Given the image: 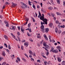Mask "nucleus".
<instances>
[{"mask_svg": "<svg viewBox=\"0 0 65 65\" xmlns=\"http://www.w3.org/2000/svg\"><path fill=\"white\" fill-rule=\"evenodd\" d=\"M41 29H42V31L43 32H44V25H45L44 22H42V21L41 22Z\"/></svg>", "mask_w": 65, "mask_h": 65, "instance_id": "obj_1", "label": "nucleus"}, {"mask_svg": "<svg viewBox=\"0 0 65 65\" xmlns=\"http://www.w3.org/2000/svg\"><path fill=\"white\" fill-rule=\"evenodd\" d=\"M21 4H23L22 6H21V7L22 8H23V9H24V8H29V6L26 5V4L23 3H21Z\"/></svg>", "mask_w": 65, "mask_h": 65, "instance_id": "obj_2", "label": "nucleus"}, {"mask_svg": "<svg viewBox=\"0 0 65 65\" xmlns=\"http://www.w3.org/2000/svg\"><path fill=\"white\" fill-rule=\"evenodd\" d=\"M50 52H52L53 53H58V50H54L53 51L52 50H51L50 51Z\"/></svg>", "mask_w": 65, "mask_h": 65, "instance_id": "obj_3", "label": "nucleus"}, {"mask_svg": "<svg viewBox=\"0 0 65 65\" xmlns=\"http://www.w3.org/2000/svg\"><path fill=\"white\" fill-rule=\"evenodd\" d=\"M43 21L44 22H45V24H46V25L47 24V20L46 19H44Z\"/></svg>", "mask_w": 65, "mask_h": 65, "instance_id": "obj_4", "label": "nucleus"}, {"mask_svg": "<svg viewBox=\"0 0 65 65\" xmlns=\"http://www.w3.org/2000/svg\"><path fill=\"white\" fill-rule=\"evenodd\" d=\"M48 31H49V29L47 28H45V29H44V32L45 31V32H46V33H48Z\"/></svg>", "mask_w": 65, "mask_h": 65, "instance_id": "obj_5", "label": "nucleus"}, {"mask_svg": "<svg viewBox=\"0 0 65 65\" xmlns=\"http://www.w3.org/2000/svg\"><path fill=\"white\" fill-rule=\"evenodd\" d=\"M21 30L22 32H24L25 31V28H23V26H21Z\"/></svg>", "mask_w": 65, "mask_h": 65, "instance_id": "obj_6", "label": "nucleus"}, {"mask_svg": "<svg viewBox=\"0 0 65 65\" xmlns=\"http://www.w3.org/2000/svg\"><path fill=\"white\" fill-rule=\"evenodd\" d=\"M58 60L59 62H60L61 61V58L59 57H57Z\"/></svg>", "mask_w": 65, "mask_h": 65, "instance_id": "obj_7", "label": "nucleus"}, {"mask_svg": "<svg viewBox=\"0 0 65 65\" xmlns=\"http://www.w3.org/2000/svg\"><path fill=\"white\" fill-rule=\"evenodd\" d=\"M44 17H43V16H41L40 17V19L41 20H42L43 21V20H44V19H44Z\"/></svg>", "mask_w": 65, "mask_h": 65, "instance_id": "obj_8", "label": "nucleus"}, {"mask_svg": "<svg viewBox=\"0 0 65 65\" xmlns=\"http://www.w3.org/2000/svg\"><path fill=\"white\" fill-rule=\"evenodd\" d=\"M4 37L5 38V39H6V40H8V37L6 35H4Z\"/></svg>", "mask_w": 65, "mask_h": 65, "instance_id": "obj_9", "label": "nucleus"}, {"mask_svg": "<svg viewBox=\"0 0 65 65\" xmlns=\"http://www.w3.org/2000/svg\"><path fill=\"white\" fill-rule=\"evenodd\" d=\"M27 20L26 23H25L24 24H23V26H24V25H27V23H28V18H27Z\"/></svg>", "mask_w": 65, "mask_h": 65, "instance_id": "obj_10", "label": "nucleus"}, {"mask_svg": "<svg viewBox=\"0 0 65 65\" xmlns=\"http://www.w3.org/2000/svg\"><path fill=\"white\" fill-rule=\"evenodd\" d=\"M12 30H13L14 31L15 30V28H16V27L15 26H12Z\"/></svg>", "mask_w": 65, "mask_h": 65, "instance_id": "obj_11", "label": "nucleus"}, {"mask_svg": "<svg viewBox=\"0 0 65 65\" xmlns=\"http://www.w3.org/2000/svg\"><path fill=\"white\" fill-rule=\"evenodd\" d=\"M29 53L30 54V55H33V52H32V51L31 50H29Z\"/></svg>", "mask_w": 65, "mask_h": 65, "instance_id": "obj_12", "label": "nucleus"}, {"mask_svg": "<svg viewBox=\"0 0 65 65\" xmlns=\"http://www.w3.org/2000/svg\"><path fill=\"white\" fill-rule=\"evenodd\" d=\"M24 45H26V47H27V46H28L29 44H28V43L27 42H25L24 43Z\"/></svg>", "mask_w": 65, "mask_h": 65, "instance_id": "obj_13", "label": "nucleus"}, {"mask_svg": "<svg viewBox=\"0 0 65 65\" xmlns=\"http://www.w3.org/2000/svg\"><path fill=\"white\" fill-rule=\"evenodd\" d=\"M2 55L3 56H5V52H4V51H3V52Z\"/></svg>", "mask_w": 65, "mask_h": 65, "instance_id": "obj_14", "label": "nucleus"}, {"mask_svg": "<svg viewBox=\"0 0 65 65\" xmlns=\"http://www.w3.org/2000/svg\"><path fill=\"white\" fill-rule=\"evenodd\" d=\"M12 3V6L13 7H14L15 5H16L15 4H14L13 3Z\"/></svg>", "mask_w": 65, "mask_h": 65, "instance_id": "obj_15", "label": "nucleus"}, {"mask_svg": "<svg viewBox=\"0 0 65 65\" xmlns=\"http://www.w3.org/2000/svg\"><path fill=\"white\" fill-rule=\"evenodd\" d=\"M57 48L58 50H61V47L60 46H58L57 47Z\"/></svg>", "mask_w": 65, "mask_h": 65, "instance_id": "obj_16", "label": "nucleus"}, {"mask_svg": "<svg viewBox=\"0 0 65 65\" xmlns=\"http://www.w3.org/2000/svg\"><path fill=\"white\" fill-rule=\"evenodd\" d=\"M46 47L47 48V49H48L49 48H50V46L47 45H46Z\"/></svg>", "mask_w": 65, "mask_h": 65, "instance_id": "obj_17", "label": "nucleus"}, {"mask_svg": "<svg viewBox=\"0 0 65 65\" xmlns=\"http://www.w3.org/2000/svg\"><path fill=\"white\" fill-rule=\"evenodd\" d=\"M53 25V24L52 23H50L49 24V26L50 27H52V26Z\"/></svg>", "mask_w": 65, "mask_h": 65, "instance_id": "obj_18", "label": "nucleus"}, {"mask_svg": "<svg viewBox=\"0 0 65 65\" xmlns=\"http://www.w3.org/2000/svg\"><path fill=\"white\" fill-rule=\"evenodd\" d=\"M62 65H65V61H63L61 63Z\"/></svg>", "mask_w": 65, "mask_h": 65, "instance_id": "obj_19", "label": "nucleus"}, {"mask_svg": "<svg viewBox=\"0 0 65 65\" xmlns=\"http://www.w3.org/2000/svg\"><path fill=\"white\" fill-rule=\"evenodd\" d=\"M44 37L45 38V40H48L47 39V37H46V35H45L44 36Z\"/></svg>", "mask_w": 65, "mask_h": 65, "instance_id": "obj_20", "label": "nucleus"}, {"mask_svg": "<svg viewBox=\"0 0 65 65\" xmlns=\"http://www.w3.org/2000/svg\"><path fill=\"white\" fill-rule=\"evenodd\" d=\"M57 2L58 4H60V0H57Z\"/></svg>", "mask_w": 65, "mask_h": 65, "instance_id": "obj_21", "label": "nucleus"}, {"mask_svg": "<svg viewBox=\"0 0 65 65\" xmlns=\"http://www.w3.org/2000/svg\"><path fill=\"white\" fill-rule=\"evenodd\" d=\"M32 7L34 8L35 10L36 9V8H35V6L34 5H32Z\"/></svg>", "mask_w": 65, "mask_h": 65, "instance_id": "obj_22", "label": "nucleus"}, {"mask_svg": "<svg viewBox=\"0 0 65 65\" xmlns=\"http://www.w3.org/2000/svg\"><path fill=\"white\" fill-rule=\"evenodd\" d=\"M8 47L9 50H10V49H11V47H10V44L8 45Z\"/></svg>", "mask_w": 65, "mask_h": 65, "instance_id": "obj_23", "label": "nucleus"}, {"mask_svg": "<svg viewBox=\"0 0 65 65\" xmlns=\"http://www.w3.org/2000/svg\"><path fill=\"white\" fill-rule=\"evenodd\" d=\"M61 28H65V25H63L60 26Z\"/></svg>", "mask_w": 65, "mask_h": 65, "instance_id": "obj_24", "label": "nucleus"}, {"mask_svg": "<svg viewBox=\"0 0 65 65\" xmlns=\"http://www.w3.org/2000/svg\"><path fill=\"white\" fill-rule=\"evenodd\" d=\"M57 14L58 15H61V13H60L59 12H56Z\"/></svg>", "mask_w": 65, "mask_h": 65, "instance_id": "obj_25", "label": "nucleus"}, {"mask_svg": "<svg viewBox=\"0 0 65 65\" xmlns=\"http://www.w3.org/2000/svg\"><path fill=\"white\" fill-rule=\"evenodd\" d=\"M48 9L50 10H52L53 9V8L52 7H48Z\"/></svg>", "mask_w": 65, "mask_h": 65, "instance_id": "obj_26", "label": "nucleus"}, {"mask_svg": "<svg viewBox=\"0 0 65 65\" xmlns=\"http://www.w3.org/2000/svg\"><path fill=\"white\" fill-rule=\"evenodd\" d=\"M31 19H32V20L33 21V22H35V20H34V18H33L32 17H31Z\"/></svg>", "mask_w": 65, "mask_h": 65, "instance_id": "obj_27", "label": "nucleus"}, {"mask_svg": "<svg viewBox=\"0 0 65 65\" xmlns=\"http://www.w3.org/2000/svg\"><path fill=\"white\" fill-rule=\"evenodd\" d=\"M55 32H56V33H58V29H57V28H55Z\"/></svg>", "mask_w": 65, "mask_h": 65, "instance_id": "obj_28", "label": "nucleus"}, {"mask_svg": "<svg viewBox=\"0 0 65 65\" xmlns=\"http://www.w3.org/2000/svg\"><path fill=\"white\" fill-rule=\"evenodd\" d=\"M28 27H29H29H30V26H31V23H29L28 25Z\"/></svg>", "mask_w": 65, "mask_h": 65, "instance_id": "obj_29", "label": "nucleus"}, {"mask_svg": "<svg viewBox=\"0 0 65 65\" xmlns=\"http://www.w3.org/2000/svg\"><path fill=\"white\" fill-rule=\"evenodd\" d=\"M30 3H31V2H30V1H28V4L29 5H32Z\"/></svg>", "mask_w": 65, "mask_h": 65, "instance_id": "obj_30", "label": "nucleus"}, {"mask_svg": "<svg viewBox=\"0 0 65 65\" xmlns=\"http://www.w3.org/2000/svg\"><path fill=\"white\" fill-rule=\"evenodd\" d=\"M17 38L19 41L20 42L21 41V40H20V37H18Z\"/></svg>", "mask_w": 65, "mask_h": 65, "instance_id": "obj_31", "label": "nucleus"}, {"mask_svg": "<svg viewBox=\"0 0 65 65\" xmlns=\"http://www.w3.org/2000/svg\"><path fill=\"white\" fill-rule=\"evenodd\" d=\"M4 45L7 48V44L5 43H4Z\"/></svg>", "mask_w": 65, "mask_h": 65, "instance_id": "obj_32", "label": "nucleus"}, {"mask_svg": "<svg viewBox=\"0 0 65 65\" xmlns=\"http://www.w3.org/2000/svg\"><path fill=\"white\" fill-rule=\"evenodd\" d=\"M17 59L18 60V61H21V60H20V59L19 58L17 57Z\"/></svg>", "mask_w": 65, "mask_h": 65, "instance_id": "obj_33", "label": "nucleus"}, {"mask_svg": "<svg viewBox=\"0 0 65 65\" xmlns=\"http://www.w3.org/2000/svg\"><path fill=\"white\" fill-rule=\"evenodd\" d=\"M41 11H43V12H44V13H45V11H44V10H43V9H41Z\"/></svg>", "mask_w": 65, "mask_h": 65, "instance_id": "obj_34", "label": "nucleus"}, {"mask_svg": "<svg viewBox=\"0 0 65 65\" xmlns=\"http://www.w3.org/2000/svg\"><path fill=\"white\" fill-rule=\"evenodd\" d=\"M4 22L5 24H8V22L7 21H4Z\"/></svg>", "mask_w": 65, "mask_h": 65, "instance_id": "obj_35", "label": "nucleus"}, {"mask_svg": "<svg viewBox=\"0 0 65 65\" xmlns=\"http://www.w3.org/2000/svg\"><path fill=\"white\" fill-rule=\"evenodd\" d=\"M42 56L43 57V58H45V59H47V58L44 55H42Z\"/></svg>", "mask_w": 65, "mask_h": 65, "instance_id": "obj_36", "label": "nucleus"}, {"mask_svg": "<svg viewBox=\"0 0 65 65\" xmlns=\"http://www.w3.org/2000/svg\"><path fill=\"white\" fill-rule=\"evenodd\" d=\"M6 26L7 27H9V24H8V23L6 25Z\"/></svg>", "mask_w": 65, "mask_h": 65, "instance_id": "obj_37", "label": "nucleus"}, {"mask_svg": "<svg viewBox=\"0 0 65 65\" xmlns=\"http://www.w3.org/2000/svg\"><path fill=\"white\" fill-rule=\"evenodd\" d=\"M49 38L50 39V42H52V40H51V36H49Z\"/></svg>", "mask_w": 65, "mask_h": 65, "instance_id": "obj_38", "label": "nucleus"}, {"mask_svg": "<svg viewBox=\"0 0 65 65\" xmlns=\"http://www.w3.org/2000/svg\"><path fill=\"white\" fill-rule=\"evenodd\" d=\"M17 34L19 36H20V32H17Z\"/></svg>", "mask_w": 65, "mask_h": 65, "instance_id": "obj_39", "label": "nucleus"}, {"mask_svg": "<svg viewBox=\"0 0 65 65\" xmlns=\"http://www.w3.org/2000/svg\"><path fill=\"white\" fill-rule=\"evenodd\" d=\"M48 54H49V52H48V51H47L46 55L47 56H48Z\"/></svg>", "mask_w": 65, "mask_h": 65, "instance_id": "obj_40", "label": "nucleus"}, {"mask_svg": "<svg viewBox=\"0 0 65 65\" xmlns=\"http://www.w3.org/2000/svg\"><path fill=\"white\" fill-rule=\"evenodd\" d=\"M5 6H3L2 9H4V8H5Z\"/></svg>", "mask_w": 65, "mask_h": 65, "instance_id": "obj_41", "label": "nucleus"}, {"mask_svg": "<svg viewBox=\"0 0 65 65\" xmlns=\"http://www.w3.org/2000/svg\"><path fill=\"white\" fill-rule=\"evenodd\" d=\"M50 2H51V3H52V4H53V0H50Z\"/></svg>", "mask_w": 65, "mask_h": 65, "instance_id": "obj_42", "label": "nucleus"}, {"mask_svg": "<svg viewBox=\"0 0 65 65\" xmlns=\"http://www.w3.org/2000/svg\"><path fill=\"white\" fill-rule=\"evenodd\" d=\"M43 45L44 46H46V43H43Z\"/></svg>", "mask_w": 65, "mask_h": 65, "instance_id": "obj_43", "label": "nucleus"}, {"mask_svg": "<svg viewBox=\"0 0 65 65\" xmlns=\"http://www.w3.org/2000/svg\"><path fill=\"white\" fill-rule=\"evenodd\" d=\"M5 4H7V5H8V4H9V3H8L7 2H6L5 3Z\"/></svg>", "mask_w": 65, "mask_h": 65, "instance_id": "obj_44", "label": "nucleus"}, {"mask_svg": "<svg viewBox=\"0 0 65 65\" xmlns=\"http://www.w3.org/2000/svg\"><path fill=\"white\" fill-rule=\"evenodd\" d=\"M21 49L22 50H23V46H21Z\"/></svg>", "mask_w": 65, "mask_h": 65, "instance_id": "obj_45", "label": "nucleus"}, {"mask_svg": "<svg viewBox=\"0 0 65 65\" xmlns=\"http://www.w3.org/2000/svg\"><path fill=\"white\" fill-rule=\"evenodd\" d=\"M56 24H58V23H59V22L58 21L56 20Z\"/></svg>", "mask_w": 65, "mask_h": 65, "instance_id": "obj_46", "label": "nucleus"}, {"mask_svg": "<svg viewBox=\"0 0 65 65\" xmlns=\"http://www.w3.org/2000/svg\"><path fill=\"white\" fill-rule=\"evenodd\" d=\"M37 38H41V36H38L37 37Z\"/></svg>", "mask_w": 65, "mask_h": 65, "instance_id": "obj_47", "label": "nucleus"}, {"mask_svg": "<svg viewBox=\"0 0 65 65\" xmlns=\"http://www.w3.org/2000/svg\"><path fill=\"white\" fill-rule=\"evenodd\" d=\"M39 15H40V16H41V14L40 13V12H39Z\"/></svg>", "mask_w": 65, "mask_h": 65, "instance_id": "obj_48", "label": "nucleus"}, {"mask_svg": "<svg viewBox=\"0 0 65 65\" xmlns=\"http://www.w3.org/2000/svg\"><path fill=\"white\" fill-rule=\"evenodd\" d=\"M62 34H63V35H65V31L63 32L62 33Z\"/></svg>", "mask_w": 65, "mask_h": 65, "instance_id": "obj_49", "label": "nucleus"}, {"mask_svg": "<svg viewBox=\"0 0 65 65\" xmlns=\"http://www.w3.org/2000/svg\"><path fill=\"white\" fill-rule=\"evenodd\" d=\"M31 59L32 61H34V59L33 58H31Z\"/></svg>", "mask_w": 65, "mask_h": 65, "instance_id": "obj_50", "label": "nucleus"}, {"mask_svg": "<svg viewBox=\"0 0 65 65\" xmlns=\"http://www.w3.org/2000/svg\"><path fill=\"white\" fill-rule=\"evenodd\" d=\"M18 28V29L19 30H20V26H18L17 27Z\"/></svg>", "mask_w": 65, "mask_h": 65, "instance_id": "obj_51", "label": "nucleus"}, {"mask_svg": "<svg viewBox=\"0 0 65 65\" xmlns=\"http://www.w3.org/2000/svg\"><path fill=\"white\" fill-rule=\"evenodd\" d=\"M63 5L64 6H65V2H63Z\"/></svg>", "mask_w": 65, "mask_h": 65, "instance_id": "obj_52", "label": "nucleus"}, {"mask_svg": "<svg viewBox=\"0 0 65 65\" xmlns=\"http://www.w3.org/2000/svg\"><path fill=\"white\" fill-rule=\"evenodd\" d=\"M25 56H26V57H27V58H28V55H27V54H25Z\"/></svg>", "mask_w": 65, "mask_h": 65, "instance_id": "obj_53", "label": "nucleus"}, {"mask_svg": "<svg viewBox=\"0 0 65 65\" xmlns=\"http://www.w3.org/2000/svg\"><path fill=\"white\" fill-rule=\"evenodd\" d=\"M45 50L46 51H47V52H48V50L47 49H46V48H45Z\"/></svg>", "mask_w": 65, "mask_h": 65, "instance_id": "obj_54", "label": "nucleus"}, {"mask_svg": "<svg viewBox=\"0 0 65 65\" xmlns=\"http://www.w3.org/2000/svg\"><path fill=\"white\" fill-rule=\"evenodd\" d=\"M7 52L8 53H9V50H8V49H7Z\"/></svg>", "mask_w": 65, "mask_h": 65, "instance_id": "obj_55", "label": "nucleus"}, {"mask_svg": "<svg viewBox=\"0 0 65 65\" xmlns=\"http://www.w3.org/2000/svg\"><path fill=\"white\" fill-rule=\"evenodd\" d=\"M51 50H52V51H53V50H54V48H53V47H52V46H51Z\"/></svg>", "mask_w": 65, "mask_h": 65, "instance_id": "obj_56", "label": "nucleus"}, {"mask_svg": "<svg viewBox=\"0 0 65 65\" xmlns=\"http://www.w3.org/2000/svg\"><path fill=\"white\" fill-rule=\"evenodd\" d=\"M59 32H58V33H59V34H60V33H61V32H62V31H61V30H59Z\"/></svg>", "mask_w": 65, "mask_h": 65, "instance_id": "obj_57", "label": "nucleus"}, {"mask_svg": "<svg viewBox=\"0 0 65 65\" xmlns=\"http://www.w3.org/2000/svg\"><path fill=\"white\" fill-rule=\"evenodd\" d=\"M2 48H3V46H0V49H2Z\"/></svg>", "mask_w": 65, "mask_h": 65, "instance_id": "obj_58", "label": "nucleus"}, {"mask_svg": "<svg viewBox=\"0 0 65 65\" xmlns=\"http://www.w3.org/2000/svg\"><path fill=\"white\" fill-rule=\"evenodd\" d=\"M37 62H39V63L40 62V60H37Z\"/></svg>", "mask_w": 65, "mask_h": 65, "instance_id": "obj_59", "label": "nucleus"}, {"mask_svg": "<svg viewBox=\"0 0 65 65\" xmlns=\"http://www.w3.org/2000/svg\"><path fill=\"white\" fill-rule=\"evenodd\" d=\"M27 35L28 36H31V35H30L29 33L27 34Z\"/></svg>", "mask_w": 65, "mask_h": 65, "instance_id": "obj_60", "label": "nucleus"}, {"mask_svg": "<svg viewBox=\"0 0 65 65\" xmlns=\"http://www.w3.org/2000/svg\"><path fill=\"white\" fill-rule=\"evenodd\" d=\"M43 41H41V43L40 44H42V42H43Z\"/></svg>", "mask_w": 65, "mask_h": 65, "instance_id": "obj_61", "label": "nucleus"}, {"mask_svg": "<svg viewBox=\"0 0 65 65\" xmlns=\"http://www.w3.org/2000/svg\"><path fill=\"white\" fill-rule=\"evenodd\" d=\"M25 62H27V60H26V59H25L23 60Z\"/></svg>", "mask_w": 65, "mask_h": 65, "instance_id": "obj_62", "label": "nucleus"}, {"mask_svg": "<svg viewBox=\"0 0 65 65\" xmlns=\"http://www.w3.org/2000/svg\"><path fill=\"white\" fill-rule=\"evenodd\" d=\"M37 8H39V5H38L37 6Z\"/></svg>", "mask_w": 65, "mask_h": 65, "instance_id": "obj_63", "label": "nucleus"}, {"mask_svg": "<svg viewBox=\"0 0 65 65\" xmlns=\"http://www.w3.org/2000/svg\"><path fill=\"white\" fill-rule=\"evenodd\" d=\"M3 18V16L1 15L0 16V18Z\"/></svg>", "mask_w": 65, "mask_h": 65, "instance_id": "obj_64", "label": "nucleus"}]
</instances>
